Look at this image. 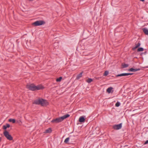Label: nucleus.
I'll return each instance as SVG.
<instances>
[{
	"label": "nucleus",
	"instance_id": "f257e3e1",
	"mask_svg": "<svg viewBox=\"0 0 148 148\" xmlns=\"http://www.w3.org/2000/svg\"><path fill=\"white\" fill-rule=\"evenodd\" d=\"M27 88L29 90L34 91L42 89L43 88V86L41 85H38L35 86L33 84H27L26 86Z\"/></svg>",
	"mask_w": 148,
	"mask_h": 148
},
{
	"label": "nucleus",
	"instance_id": "f03ea898",
	"mask_svg": "<svg viewBox=\"0 0 148 148\" xmlns=\"http://www.w3.org/2000/svg\"><path fill=\"white\" fill-rule=\"evenodd\" d=\"M70 115L69 114H66L63 116H62L57 118L51 121V122L53 123H57L62 121L64 119L69 117Z\"/></svg>",
	"mask_w": 148,
	"mask_h": 148
},
{
	"label": "nucleus",
	"instance_id": "7ed1b4c3",
	"mask_svg": "<svg viewBox=\"0 0 148 148\" xmlns=\"http://www.w3.org/2000/svg\"><path fill=\"white\" fill-rule=\"evenodd\" d=\"M33 103L36 104H40L42 106H45L48 104V102L46 100L43 99L36 100L34 101Z\"/></svg>",
	"mask_w": 148,
	"mask_h": 148
},
{
	"label": "nucleus",
	"instance_id": "20e7f679",
	"mask_svg": "<svg viewBox=\"0 0 148 148\" xmlns=\"http://www.w3.org/2000/svg\"><path fill=\"white\" fill-rule=\"evenodd\" d=\"M3 134L7 139L10 140H13L12 137L9 134V133L7 131L5 130L3 133Z\"/></svg>",
	"mask_w": 148,
	"mask_h": 148
},
{
	"label": "nucleus",
	"instance_id": "39448f33",
	"mask_svg": "<svg viewBox=\"0 0 148 148\" xmlns=\"http://www.w3.org/2000/svg\"><path fill=\"white\" fill-rule=\"evenodd\" d=\"M45 23L43 21L40 20L36 21L32 23V25L35 26H40L44 24Z\"/></svg>",
	"mask_w": 148,
	"mask_h": 148
},
{
	"label": "nucleus",
	"instance_id": "423d86ee",
	"mask_svg": "<svg viewBox=\"0 0 148 148\" xmlns=\"http://www.w3.org/2000/svg\"><path fill=\"white\" fill-rule=\"evenodd\" d=\"M122 127V124L121 123L119 124L114 125L113 127V129L116 130H118L121 129Z\"/></svg>",
	"mask_w": 148,
	"mask_h": 148
},
{
	"label": "nucleus",
	"instance_id": "0eeeda50",
	"mask_svg": "<svg viewBox=\"0 0 148 148\" xmlns=\"http://www.w3.org/2000/svg\"><path fill=\"white\" fill-rule=\"evenodd\" d=\"M132 73H122L119 74L117 75H116V77H119V76H128V75H132Z\"/></svg>",
	"mask_w": 148,
	"mask_h": 148
},
{
	"label": "nucleus",
	"instance_id": "6e6552de",
	"mask_svg": "<svg viewBox=\"0 0 148 148\" xmlns=\"http://www.w3.org/2000/svg\"><path fill=\"white\" fill-rule=\"evenodd\" d=\"M140 70V69H134L133 68H131L129 69L128 71H132L134 72H135L136 71H139Z\"/></svg>",
	"mask_w": 148,
	"mask_h": 148
},
{
	"label": "nucleus",
	"instance_id": "1a4fd4ad",
	"mask_svg": "<svg viewBox=\"0 0 148 148\" xmlns=\"http://www.w3.org/2000/svg\"><path fill=\"white\" fill-rule=\"evenodd\" d=\"M113 88L112 87H110L107 89L106 91L108 93H110L112 91V92H113Z\"/></svg>",
	"mask_w": 148,
	"mask_h": 148
},
{
	"label": "nucleus",
	"instance_id": "9d476101",
	"mask_svg": "<svg viewBox=\"0 0 148 148\" xmlns=\"http://www.w3.org/2000/svg\"><path fill=\"white\" fill-rule=\"evenodd\" d=\"M85 119L83 116H81L79 119V121L80 122H83L84 121Z\"/></svg>",
	"mask_w": 148,
	"mask_h": 148
},
{
	"label": "nucleus",
	"instance_id": "9b49d317",
	"mask_svg": "<svg viewBox=\"0 0 148 148\" xmlns=\"http://www.w3.org/2000/svg\"><path fill=\"white\" fill-rule=\"evenodd\" d=\"M10 125L9 124H7L5 125H4L3 126V129L4 130H5L7 128L9 127H10Z\"/></svg>",
	"mask_w": 148,
	"mask_h": 148
},
{
	"label": "nucleus",
	"instance_id": "f8f14e48",
	"mask_svg": "<svg viewBox=\"0 0 148 148\" xmlns=\"http://www.w3.org/2000/svg\"><path fill=\"white\" fill-rule=\"evenodd\" d=\"M140 44L139 42L137 44H136V46H135V47H133L132 48V49L134 50H135L138 47H139L140 46Z\"/></svg>",
	"mask_w": 148,
	"mask_h": 148
},
{
	"label": "nucleus",
	"instance_id": "ddd939ff",
	"mask_svg": "<svg viewBox=\"0 0 148 148\" xmlns=\"http://www.w3.org/2000/svg\"><path fill=\"white\" fill-rule=\"evenodd\" d=\"M143 31L144 33L147 35H148V30L146 28H143Z\"/></svg>",
	"mask_w": 148,
	"mask_h": 148
},
{
	"label": "nucleus",
	"instance_id": "4468645a",
	"mask_svg": "<svg viewBox=\"0 0 148 148\" xmlns=\"http://www.w3.org/2000/svg\"><path fill=\"white\" fill-rule=\"evenodd\" d=\"M82 72L80 73L77 76L76 79H79L82 76Z\"/></svg>",
	"mask_w": 148,
	"mask_h": 148
},
{
	"label": "nucleus",
	"instance_id": "2eb2a0df",
	"mask_svg": "<svg viewBox=\"0 0 148 148\" xmlns=\"http://www.w3.org/2000/svg\"><path fill=\"white\" fill-rule=\"evenodd\" d=\"M52 130L51 128H49L48 129L46 130L45 131V133H50L51 132Z\"/></svg>",
	"mask_w": 148,
	"mask_h": 148
},
{
	"label": "nucleus",
	"instance_id": "dca6fc26",
	"mask_svg": "<svg viewBox=\"0 0 148 148\" xmlns=\"http://www.w3.org/2000/svg\"><path fill=\"white\" fill-rule=\"evenodd\" d=\"M122 66L123 68H125L127 67L128 66V65L127 64H122Z\"/></svg>",
	"mask_w": 148,
	"mask_h": 148
},
{
	"label": "nucleus",
	"instance_id": "f3484780",
	"mask_svg": "<svg viewBox=\"0 0 148 148\" xmlns=\"http://www.w3.org/2000/svg\"><path fill=\"white\" fill-rule=\"evenodd\" d=\"M92 81V79L91 78H88L86 80V82L88 83H90Z\"/></svg>",
	"mask_w": 148,
	"mask_h": 148
},
{
	"label": "nucleus",
	"instance_id": "a211bd4d",
	"mask_svg": "<svg viewBox=\"0 0 148 148\" xmlns=\"http://www.w3.org/2000/svg\"><path fill=\"white\" fill-rule=\"evenodd\" d=\"M9 121L10 122H12L13 123L15 122V120L14 119H9Z\"/></svg>",
	"mask_w": 148,
	"mask_h": 148
},
{
	"label": "nucleus",
	"instance_id": "6ab92c4d",
	"mask_svg": "<svg viewBox=\"0 0 148 148\" xmlns=\"http://www.w3.org/2000/svg\"><path fill=\"white\" fill-rule=\"evenodd\" d=\"M69 140V137L66 138L64 140V142L66 143H68Z\"/></svg>",
	"mask_w": 148,
	"mask_h": 148
},
{
	"label": "nucleus",
	"instance_id": "aec40b11",
	"mask_svg": "<svg viewBox=\"0 0 148 148\" xmlns=\"http://www.w3.org/2000/svg\"><path fill=\"white\" fill-rule=\"evenodd\" d=\"M143 51V49L142 47H140L137 49L138 51Z\"/></svg>",
	"mask_w": 148,
	"mask_h": 148
},
{
	"label": "nucleus",
	"instance_id": "412c9836",
	"mask_svg": "<svg viewBox=\"0 0 148 148\" xmlns=\"http://www.w3.org/2000/svg\"><path fill=\"white\" fill-rule=\"evenodd\" d=\"M62 79V77H60L59 78H58L56 79V81L57 82H60L61 81Z\"/></svg>",
	"mask_w": 148,
	"mask_h": 148
},
{
	"label": "nucleus",
	"instance_id": "4be33fe9",
	"mask_svg": "<svg viewBox=\"0 0 148 148\" xmlns=\"http://www.w3.org/2000/svg\"><path fill=\"white\" fill-rule=\"evenodd\" d=\"M108 73H109L108 71H106L104 73V74H103V75L105 76H107V75H108Z\"/></svg>",
	"mask_w": 148,
	"mask_h": 148
},
{
	"label": "nucleus",
	"instance_id": "5701e85b",
	"mask_svg": "<svg viewBox=\"0 0 148 148\" xmlns=\"http://www.w3.org/2000/svg\"><path fill=\"white\" fill-rule=\"evenodd\" d=\"M120 103L119 102H117L115 104V106L116 107H118L120 106Z\"/></svg>",
	"mask_w": 148,
	"mask_h": 148
},
{
	"label": "nucleus",
	"instance_id": "b1692460",
	"mask_svg": "<svg viewBox=\"0 0 148 148\" xmlns=\"http://www.w3.org/2000/svg\"><path fill=\"white\" fill-rule=\"evenodd\" d=\"M148 143V140H146L145 142V143L144 144H147Z\"/></svg>",
	"mask_w": 148,
	"mask_h": 148
},
{
	"label": "nucleus",
	"instance_id": "393cba45",
	"mask_svg": "<svg viewBox=\"0 0 148 148\" xmlns=\"http://www.w3.org/2000/svg\"><path fill=\"white\" fill-rule=\"evenodd\" d=\"M140 1H144V0H140Z\"/></svg>",
	"mask_w": 148,
	"mask_h": 148
}]
</instances>
